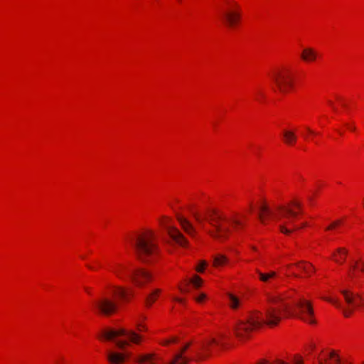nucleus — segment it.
<instances>
[{
    "label": "nucleus",
    "mask_w": 364,
    "mask_h": 364,
    "mask_svg": "<svg viewBox=\"0 0 364 364\" xmlns=\"http://www.w3.org/2000/svg\"><path fill=\"white\" fill-rule=\"evenodd\" d=\"M315 271V269L314 268V267L311 265V267H308V270L307 271H304V272L308 274V275H310L311 272H314Z\"/></svg>",
    "instance_id": "c9c22d12"
},
{
    "label": "nucleus",
    "mask_w": 364,
    "mask_h": 364,
    "mask_svg": "<svg viewBox=\"0 0 364 364\" xmlns=\"http://www.w3.org/2000/svg\"><path fill=\"white\" fill-rule=\"evenodd\" d=\"M271 77L281 92L286 93L293 88L294 77L289 68H281L277 69L272 73Z\"/></svg>",
    "instance_id": "6e6552de"
},
{
    "label": "nucleus",
    "mask_w": 364,
    "mask_h": 364,
    "mask_svg": "<svg viewBox=\"0 0 364 364\" xmlns=\"http://www.w3.org/2000/svg\"><path fill=\"white\" fill-rule=\"evenodd\" d=\"M301 58L306 62H311L316 59L317 53L314 49L307 48L302 50Z\"/></svg>",
    "instance_id": "a211bd4d"
},
{
    "label": "nucleus",
    "mask_w": 364,
    "mask_h": 364,
    "mask_svg": "<svg viewBox=\"0 0 364 364\" xmlns=\"http://www.w3.org/2000/svg\"><path fill=\"white\" fill-rule=\"evenodd\" d=\"M259 218L262 223H265V218L263 216V215L262 213L259 214Z\"/></svg>",
    "instance_id": "4c0bfd02"
},
{
    "label": "nucleus",
    "mask_w": 364,
    "mask_h": 364,
    "mask_svg": "<svg viewBox=\"0 0 364 364\" xmlns=\"http://www.w3.org/2000/svg\"><path fill=\"white\" fill-rule=\"evenodd\" d=\"M228 296L230 300V307L233 309H237L240 305V300L237 296L232 294H228Z\"/></svg>",
    "instance_id": "393cba45"
},
{
    "label": "nucleus",
    "mask_w": 364,
    "mask_h": 364,
    "mask_svg": "<svg viewBox=\"0 0 364 364\" xmlns=\"http://www.w3.org/2000/svg\"><path fill=\"white\" fill-rule=\"evenodd\" d=\"M294 364H304V363L301 359L295 358L294 360Z\"/></svg>",
    "instance_id": "e433bc0d"
},
{
    "label": "nucleus",
    "mask_w": 364,
    "mask_h": 364,
    "mask_svg": "<svg viewBox=\"0 0 364 364\" xmlns=\"http://www.w3.org/2000/svg\"><path fill=\"white\" fill-rule=\"evenodd\" d=\"M177 220L183 229V230L191 237H194L196 235V229L193 224L186 218L182 215H178Z\"/></svg>",
    "instance_id": "2eb2a0df"
},
{
    "label": "nucleus",
    "mask_w": 364,
    "mask_h": 364,
    "mask_svg": "<svg viewBox=\"0 0 364 364\" xmlns=\"http://www.w3.org/2000/svg\"><path fill=\"white\" fill-rule=\"evenodd\" d=\"M323 299L326 300V301H328L332 304H333L337 308H339L343 310V313L344 314V316L346 317H348L353 312V309H345L342 307V305L336 300H334V299H330V298H326V297H323Z\"/></svg>",
    "instance_id": "4be33fe9"
},
{
    "label": "nucleus",
    "mask_w": 364,
    "mask_h": 364,
    "mask_svg": "<svg viewBox=\"0 0 364 364\" xmlns=\"http://www.w3.org/2000/svg\"><path fill=\"white\" fill-rule=\"evenodd\" d=\"M224 23L229 27H233L240 18V14L237 11H225L221 14Z\"/></svg>",
    "instance_id": "ddd939ff"
},
{
    "label": "nucleus",
    "mask_w": 364,
    "mask_h": 364,
    "mask_svg": "<svg viewBox=\"0 0 364 364\" xmlns=\"http://www.w3.org/2000/svg\"><path fill=\"white\" fill-rule=\"evenodd\" d=\"M257 272L259 275V280L265 283L269 282L270 279L274 278L277 276V273L273 271L269 272L268 273H262L257 270Z\"/></svg>",
    "instance_id": "5701e85b"
},
{
    "label": "nucleus",
    "mask_w": 364,
    "mask_h": 364,
    "mask_svg": "<svg viewBox=\"0 0 364 364\" xmlns=\"http://www.w3.org/2000/svg\"><path fill=\"white\" fill-rule=\"evenodd\" d=\"M160 293L161 290L159 289H156L150 294H149L146 298V305L151 306L156 301Z\"/></svg>",
    "instance_id": "b1692460"
},
{
    "label": "nucleus",
    "mask_w": 364,
    "mask_h": 364,
    "mask_svg": "<svg viewBox=\"0 0 364 364\" xmlns=\"http://www.w3.org/2000/svg\"><path fill=\"white\" fill-rule=\"evenodd\" d=\"M341 224H342V220H335L333 221L330 225H328L327 228H326V230H332L333 228H335L336 227L340 225Z\"/></svg>",
    "instance_id": "c756f323"
},
{
    "label": "nucleus",
    "mask_w": 364,
    "mask_h": 364,
    "mask_svg": "<svg viewBox=\"0 0 364 364\" xmlns=\"http://www.w3.org/2000/svg\"><path fill=\"white\" fill-rule=\"evenodd\" d=\"M87 267H88V268H90V269H95V268H94L93 267H92V266L88 265Z\"/></svg>",
    "instance_id": "c03bdc74"
},
{
    "label": "nucleus",
    "mask_w": 364,
    "mask_h": 364,
    "mask_svg": "<svg viewBox=\"0 0 364 364\" xmlns=\"http://www.w3.org/2000/svg\"><path fill=\"white\" fill-rule=\"evenodd\" d=\"M291 264H288V265H287V267H288V268H290V267H291Z\"/></svg>",
    "instance_id": "09e8293b"
},
{
    "label": "nucleus",
    "mask_w": 364,
    "mask_h": 364,
    "mask_svg": "<svg viewBox=\"0 0 364 364\" xmlns=\"http://www.w3.org/2000/svg\"><path fill=\"white\" fill-rule=\"evenodd\" d=\"M180 290L181 292H187L188 290L187 289H183V288H181L179 287Z\"/></svg>",
    "instance_id": "58836bf2"
},
{
    "label": "nucleus",
    "mask_w": 364,
    "mask_h": 364,
    "mask_svg": "<svg viewBox=\"0 0 364 364\" xmlns=\"http://www.w3.org/2000/svg\"><path fill=\"white\" fill-rule=\"evenodd\" d=\"M56 364H59L58 363H57Z\"/></svg>",
    "instance_id": "8fccbe9b"
},
{
    "label": "nucleus",
    "mask_w": 364,
    "mask_h": 364,
    "mask_svg": "<svg viewBox=\"0 0 364 364\" xmlns=\"http://www.w3.org/2000/svg\"><path fill=\"white\" fill-rule=\"evenodd\" d=\"M130 355L131 354L129 353L108 350L107 353V359L109 364H123Z\"/></svg>",
    "instance_id": "f8f14e48"
},
{
    "label": "nucleus",
    "mask_w": 364,
    "mask_h": 364,
    "mask_svg": "<svg viewBox=\"0 0 364 364\" xmlns=\"http://www.w3.org/2000/svg\"><path fill=\"white\" fill-rule=\"evenodd\" d=\"M173 299H174L175 301H176L182 302V299H179V298H174Z\"/></svg>",
    "instance_id": "ea45409f"
},
{
    "label": "nucleus",
    "mask_w": 364,
    "mask_h": 364,
    "mask_svg": "<svg viewBox=\"0 0 364 364\" xmlns=\"http://www.w3.org/2000/svg\"><path fill=\"white\" fill-rule=\"evenodd\" d=\"M191 342L188 343L181 350L175 354L172 359L164 363V360L155 353H140L134 358L136 364H188L191 360L184 355L186 350L191 346Z\"/></svg>",
    "instance_id": "39448f33"
},
{
    "label": "nucleus",
    "mask_w": 364,
    "mask_h": 364,
    "mask_svg": "<svg viewBox=\"0 0 364 364\" xmlns=\"http://www.w3.org/2000/svg\"><path fill=\"white\" fill-rule=\"evenodd\" d=\"M193 217L194 218L196 219V220L201 225V226L203 227V220L204 219H203L198 213H193Z\"/></svg>",
    "instance_id": "473e14b6"
},
{
    "label": "nucleus",
    "mask_w": 364,
    "mask_h": 364,
    "mask_svg": "<svg viewBox=\"0 0 364 364\" xmlns=\"http://www.w3.org/2000/svg\"><path fill=\"white\" fill-rule=\"evenodd\" d=\"M178 339L177 337H172L169 339H166L163 343L162 344L163 345H168L169 343H176L178 342Z\"/></svg>",
    "instance_id": "2f4dec72"
},
{
    "label": "nucleus",
    "mask_w": 364,
    "mask_h": 364,
    "mask_svg": "<svg viewBox=\"0 0 364 364\" xmlns=\"http://www.w3.org/2000/svg\"><path fill=\"white\" fill-rule=\"evenodd\" d=\"M284 142L288 145L294 144L296 141V136L293 131L284 130L283 132Z\"/></svg>",
    "instance_id": "aec40b11"
},
{
    "label": "nucleus",
    "mask_w": 364,
    "mask_h": 364,
    "mask_svg": "<svg viewBox=\"0 0 364 364\" xmlns=\"http://www.w3.org/2000/svg\"><path fill=\"white\" fill-rule=\"evenodd\" d=\"M207 220L213 226V230H209L208 234L215 239L223 241L225 240L230 233V230L229 227L223 225L218 223L220 220H224L230 223L234 228L242 225L240 220L236 218L227 219L225 216L219 214L215 210H212L210 212L209 217Z\"/></svg>",
    "instance_id": "20e7f679"
},
{
    "label": "nucleus",
    "mask_w": 364,
    "mask_h": 364,
    "mask_svg": "<svg viewBox=\"0 0 364 364\" xmlns=\"http://www.w3.org/2000/svg\"><path fill=\"white\" fill-rule=\"evenodd\" d=\"M228 262V258L224 255L218 254L213 257V266L215 267L223 266Z\"/></svg>",
    "instance_id": "412c9836"
},
{
    "label": "nucleus",
    "mask_w": 364,
    "mask_h": 364,
    "mask_svg": "<svg viewBox=\"0 0 364 364\" xmlns=\"http://www.w3.org/2000/svg\"><path fill=\"white\" fill-rule=\"evenodd\" d=\"M307 131L309 132H310L311 134H314V132L311 129H310L309 128H307Z\"/></svg>",
    "instance_id": "37998d69"
},
{
    "label": "nucleus",
    "mask_w": 364,
    "mask_h": 364,
    "mask_svg": "<svg viewBox=\"0 0 364 364\" xmlns=\"http://www.w3.org/2000/svg\"><path fill=\"white\" fill-rule=\"evenodd\" d=\"M291 204L295 206L299 210V212L301 211V204L298 202V201H292Z\"/></svg>",
    "instance_id": "72a5a7b5"
},
{
    "label": "nucleus",
    "mask_w": 364,
    "mask_h": 364,
    "mask_svg": "<svg viewBox=\"0 0 364 364\" xmlns=\"http://www.w3.org/2000/svg\"><path fill=\"white\" fill-rule=\"evenodd\" d=\"M252 250H257V249H256V247H252Z\"/></svg>",
    "instance_id": "de8ad7c7"
},
{
    "label": "nucleus",
    "mask_w": 364,
    "mask_h": 364,
    "mask_svg": "<svg viewBox=\"0 0 364 364\" xmlns=\"http://www.w3.org/2000/svg\"><path fill=\"white\" fill-rule=\"evenodd\" d=\"M220 338H221V339H223V338H225V335H221V336H220Z\"/></svg>",
    "instance_id": "49530a36"
},
{
    "label": "nucleus",
    "mask_w": 364,
    "mask_h": 364,
    "mask_svg": "<svg viewBox=\"0 0 364 364\" xmlns=\"http://www.w3.org/2000/svg\"><path fill=\"white\" fill-rule=\"evenodd\" d=\"M292 275H293L294 277H299V276H298L296 274H295V273H292Z\"/></svg>",
    "instance_id": "a18cd8bd"
},
{
    "label": "nucleus",
    "mask_w": 364,
    "mask_h": 364,
    "mask_svg": "<svg viewBox=\"0 0 364 364\" xmlns=\"http://www.w3.org/2000/svg\"><path fill=\"white\" fill-rule=\"evenodd\" d=\"M142 330H143V327H142V326H138V331H141Z\"/></svg>",
    "instance_id": "79ce46f5"
},
{
    "label": "nucleus",
    "mask_w": 364,
    "mask_h": 364,
    "mask_svg": "<svg viewBox=\"0 0 364 364\" xmlns=\"http://www.w3.org/2000/svg\"><path fill=\"white\" fill-rule=\"evenodd\" d=\"M348 127L351 130H353V131L355 129V126H348Z\"/></svg>",
    "instance_id": "a19ab883"
},
{
    "label": "nucleus",
    "mask_w": 364,
    "mask_h": 364,
    "mask_svg": "<svg viewBox=\"0 0 364 364\" xmlns=\"http://www.w3.org/2000/svg\"><path fill=\"white\" fill-rule=\"evenodd\" d=\"M138 258L145 262L153 261L158 255L159 247L155 241V235L146 230L130 239Z\"/></svg>",
    "instance_id": "f03ea898"
},
{
    "label": "nucleus",
    "mask_w": 364,
    "mask_h": 364,
    "mask_svg": "<svg viewBox=\"0 0 364 364\" xmlns=\"http://www.w3.org/2000/svg\"><path fill=\"white\" fill-rule=\"evenodd\" d=\"M362 364H364V362Z\"/></svg>",
    "instance_id": "3c124183"
},
{
    "label": "nucleus",
    "mask_w": 364,
    "mask_h": 364,
    "mask_svg": "<svg viewBox=\"0 0 364 364\" xmlns=\"http://www.w3.org/2000/svg\"><path fill=\"white\" fill-rule=\"evenodd\" d=\"M95 309L98 312L105 316H109L117 311L118 306L109 296H102L94 303Z\"/></svg>",
    "instance_id": "9d476101"
},
{
    "label": "nucleus",
    "mask_w": 364,
    "mask_h": 364,
    "mask_svg": "<svg viewBox=\"0 0 364 364\" xmlns=\"http://www.w3.org/2000/svg\"><path fill=\"white\" fill-rule=\"evenodd\" d=\"M356 270L364 272V262H360V261H354V262L350 264L349 269V277L351 279H355L358 277Z\"/></svg>",
    "instance_id": "f3484780"
},
{
    "label": "nucleus",
    "mask_w": 364,
    "mask_h": 364,
    "mask_svg": "<svg viewBox=\"0 0 364 364\" xmlns=\"http://www.w3.org/2000/svg\"><path fill=\"white\" fill-rule=\"evenodd\" d=\"M279 207H280V206H278L277 209H278ZM260 210H261V212H262V213H266V214H267V215H273V216H274V219L277 220V219H276V215L278 213V210H277V213H276L275 214H273V213H272V211L269 209V208H268L267 205H262V206L260 207Z\"/></svg>",
    "instance_id": "bb28decb"
},
{
    "label": "nucleus",
    "mask_w": 364,
    "mask_h": 364,
    "mask_svg": "<svg viewBox=\"0 0 364 364\" xmlns=\"http://www.w3.org/2000/svg\"><path fill=\"white\" fill-rule=\"evenodd\" d=\"M100 338L102 340L113 341L120 350H124L130 343L139 344L142 337L132 330L120 328L103 330Z\"/></svg>",
    "instance_id": "7ed1b4c3"
},
{
    "label": "nucleus",
    "mask_w": 364,
    "mask_h": 364,
    "mask_svg": "<svg viewBox=\"0 0 364 364\" xmlns=\"http://www.w3.org/2000/svg\"><path fill=\"white\" fill-rule=\"evenodd\" d=\"M348 255V250L345 248H338L336 252L333 254V258L337 263L342 264Z\"/></svg>",
    "instance_id": "6ab92c4d"
},
{
    "label": "nucleus",
    "mask_w": 364,
    "mask_h": 364,
    "mask_svg": "<svg viewBox=\"0 0 364 364\" xmlns=\"http://www.w3.org/2000/svg\"><path fill=\"white\" fill-rule=\"evenodd\" d=\"M112 294L114 296L123 301H127L129 296L132 294V291H128L122 287H114L112 290Z\"/></svg>",
    "instance_id": "dca6fc26"
},
{
    "label": "nucleus",
    "mask_w": 364,
    "mask_h": 364,
    "mask_svg": "<svg viewBox=\"0 0 364 364\" xmlns=\"http://www.w3.org/2000/svg\"><path fill=\"white\" fill-rule=\"evenodd\" d=\"M112 271L117 277L122 279L125 278L123 272H128L127 278L130 279L135 285L138 287L143 286L146 282H148L151 279V274L144 269L133 270L129 269L125 266L117 264L116 267L112 268Z\"/></svg>",
    "instance_id": "0eeeda50"
},
{
    "label": "nucleus",
    "mask_w": 364,
    "mask_h": 364,
    "mask_svg": "<svg viewBox=\"0 0 364 364\" xmlns=\"http://www.w3.org/2000/svg\"><path fill=\"white\" fill-rule=\"evenodd\" d=\"M267 299L270 306L264 311V316L259 311H255L246 320L239 321L234 326L235 336L240 340L249 337L251 332L257 328L266 324L270 327L277 326L282 320V313L294 315L310 324L316 323L314 318V309L311 302L300 296L294 302L297 311L294 313L288 304L284 301V298L279 294H268Z\"/></svg>",
    "instance_id": "f257e3e1"
},
{
    "label": "nucleus",
    "mask_w": 364,
    "mask_h": 364,
    "mask_svg": "<svg viewBox=\"0 0 364 364\" xmlns=\"http://www.w3.org/2000/svg\"><path fill=\"white\" fill-rule=\"evenodd\" d=\"M329 357L332 360V364H340V359L334 352H331Z\"/></svg>",
    "instance_id": "c85d7f7f"
},
{
    "label": "nucleus",
    "mask_w": 364,
    "mask_h": 364,
    "mask_svg": "<svg viewBox=\"0 0 364 364\" xmlns=\"http://www.w3.org/2000/svg\"><path fill=\"white\" fill-rule=\"evenodd\" d=\"M299 212L293 210L289 206H281L278 208L276 219L279 223V228L281 232L289 235L294 230L306 226L304 223L301 227L296 225L295 220L298 217Z\"/></svg>",
    "instance_id": "423d86ee"
},
{
    "label": "nucleus",
    "mask_w": 364,
    "mask_h": 364,
    "mask_svg": "<svg viewBox=\"0 0 364 364\" xmlns=\"http://www.w3.org/2000/svg\"><path fill=\"white\" fill-rule=\"evenodd\" d=\"M190 282L196 288L200 287L202 285V283H203V280L201 279V278L200 277L197 276V275H195L193 277V278L191 279Z\"/></svg>",
    "instance_id": "a878e982"
},
{
    "label": "nucleus",
    "mask_w": 364,
    "mask_h": 364,
    "mask_svg": "<svg viewBox=\"0 0 364 364\" xmlns=\"http://www.w3.org/2000/svg\"><path fill=\"white\" fill-rule=\"evenodd\" d=\"M166 231L169 237L178 245L181 247H188V242L184 235L175 227H166Z\"/></svg>",
    "instance_id": "9b49d317"
},
{
    "label": "nucleus",
    "mask_w": 364,
    "mask_h": 364,
    "mask_svg": "<svg viewBox=\"0 0 364 364\" xmlns=\"http://www.w3.org/2000/svg\"><path fill=\"white\" fill-rule=\"evenodd\" d=\"M297 268L303 272L308 270V267H311V264L309 263H298L296 264Z\"/></svg>",
    "instance_id": "cd10ccee"
},
{
    "label": "nucleus",
    "mask_w": 364,
    "mask_h": 364,
    "mask_svg": "<svg viewBox=\"0 0 364 364\" xmlns=\"http://www.w3.org/2000/svg\"><path fill=\"white\" fill-rule=\"evenodd\" d=\"M346 302L354 306H360L363 304V298L359 294H355L348 290L341 291Z\"/></svg>",
    "instance_id": "4468645a"
},
{
    "label": "nucleus",
    "mask_w": 364,
    "mask_h": 364,
    "mask_svg": "<svg viewBox=\"0 0 364 364\" xmlns=\"http://www.w3.org/2000/svg\"><path fill=\"white\" fill-rule=\"evenodd\" d=\"M206 296L205 294H200L198 297L196 298V301L198 302H201L205 299Z\"/></svg>",
    "instance_id": "f704fd0d"
},
{
    "label": "nucleus",
    "mask_w": 364,
    "mask_h": 364,
    "mask_svg": "<svg viewBox=\"0 0 364 364\" xmlns=\"http://www.w3.org/2000/svg\"><path fill=\"white\" fill-rule=\"evenodd\" d=\"M207 266V262L205 261H201L198 266L196 267V270L198 272H203L204 271L205 267Z\"/></svg>",
    "instance_id": "7c9ffc66"
},
{
    "label": "nucleus",
    "mask_w": 364,
    "mask_h": 364,
    "mask_svg": "<svg viewBox=\"0 0 364 364\" xmlns=\"http://www.w3.org/2000/svg\"><path fill=\"white\" fill-rule=\"evenodd\" d=\"M213 345H221L224 347L225 344L220 343L214 338L204 339L196 344V360H201L208 358L211 354V349Z\"/></svg>",
    "instance_id": "1a4fd4ad"
}]
</instances>
